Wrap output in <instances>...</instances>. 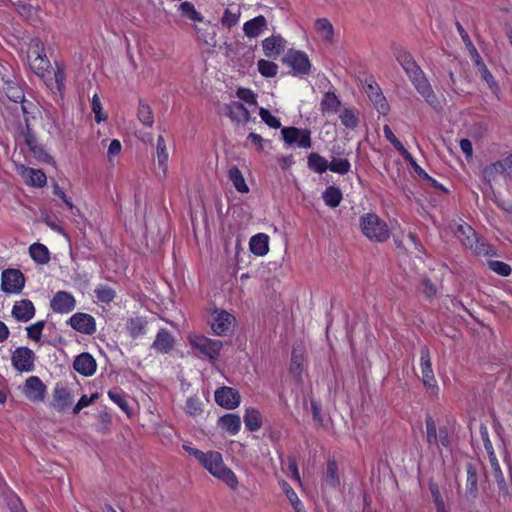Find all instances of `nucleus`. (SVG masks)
<instances>
[{
	"instance_id": "7",
	"label": "nucleus",
	"mask_w": 512,
	"mask_h": 512,
	"mask_svg": "<svg viewBox=\"0 0 512 512\" xmlns=\"http://www.w3.org/2000/svg\"><path fill=\"white\" fill-rule=\"evenodd\" d=\"M283 63L291 67V74L293 76L303 77L311 71V61L308 55L301 51L290 49L283 58Z\"/></svg>"
},
{
	"instance_id": "57",
	"label": "nucleus",
	"mask_w": 512,
	"mask_h": 512,
	"mask_svg": "<svg viewBox=\"0 0 512 512\" xmlns=\"http://www.w3.org/2000/svg\"><path fill=\"white\" fill-rule=\"evenodd\" d=\"M239 19H240V11L239 10L233 12L231 9L227 8L224 10L223 16L221 18V24L223 27L230 29L238 24Z\"/></svg>"
},
{
	"instance_id": "2",
	"label": "nucleus",
	"mask_w": 512,
	"mask_h": 512,
	"mask_svg": "<svg viewBox=\"0 0 512 512\" xmlns=\"http://www.w3.org/2000/svg\"><path fill=\"white\" fill-rule=\"evenodd\" d=\"M198 462L213 477L225 483L230 489L236 490L238 488V477L225 465L220 452L214 450L204 452Z\"/></svg>"
},
{
	"instance_id": "23",
	"label": "nucleus",
	"mask_w": 512,
	"mask_h": 512,
	"mask_svg": "<svg viewBox=\"0 0 512 512\" xmlns=\"http://www.w3.org/2000/svg\"><path fill=\"white\" fill-rule=\"evenodd\" d=\"M226 115L236 122H248L250 120V112L243 103L233 101L225 105Z\"/></svg>"
},
{
	"instance_id": "30",
	"label": "nucleus",
	"mask_w": 512,
	"mask_h": 512,
	"mask_svg": "<svg viewBox=\"0 0 512 512\" xmlns=\"http://www.w3.org/2000/svg\"><path fill=\"white\" fill-rule=\"evenodd\" d=\"M341 106L338 96L333 91L324 93L320 102V110L323 114H334Z\"/></svg>"
},
{
	"instance_id": "38",
	"label": "nucleus",
	"mask_w": 512,
	"mask_h": 512,
	"mask_svg": "<svg viewBox=\"0 0 512 512\" xmlns=\"http://www.w3.org/2000/svg\"><path fill=\"white\" fill-rule=\"evenodd\" d=\"M323 201L331 208L338 207L343 199V194L340 188L331 185L328 186L322 194Z\"/></svg>"
},
{
	"instance_id": "36",
	"label": "nucleus",
	"mask_w": 512,
	"mask_h": 512,
	"mask_svg": "<svg viewBox=\"0 0 512 512\" xmlns=\"http://www.w3.org/2000/svg\"><path fill=\"white\" fill-rule=\"evenodd\" d=\"M244 424L248 431H258L262 426V417L255 408H247L244 414Z\"/></svg>"
},
{
	"instance_id": "14",
	"label": "nucleus",
	"mask_w": 512,
	"mask_h": 512,
	"mask_svg": "<svg viewBox=\"0 0 512 512\" xmlns=\"http://www.w3.org/2000/svg\"><path fill=\"white\" fill-rule=\"evenodd\" d=\"M239 392L228 386L218 388L214 393L215 402L226 409H235L240 404Z\"/></svg>"
},
{
	"instance_id": "32",
	"label": "nucleus",
	"mask_w": 512,
	"mask_h": 512,
	"mask_svg": "<svg viewBox=\"0 0 512 512\" xmlns=\"http://www.w3.org/2000/svg\"><path fill=\"white\" fill-rule=\"evenodd\" d=\"M499 175L507 176L506 165L504 163V158L502 160L493 162L487 165L483 169V178L486 182L491 183L495 181L496 177Z\"/></svg>"
},
{
	"instance_id": "64",
	"label": "nucleus",
	"mask_w": 512,
	"mask_h": 512,
	"mask_svg": "<svg viewBox=\"0 0 512 512\" xmlns=\"http://www.w3.org/2000/svg\"><path fill=\"white\" fill-rule=\"evenodd\" d=\"M411 167L420 178L429 181L435 187L438 186L437 180L432 178L416 161L412 163Z\"/></svg>"
},
{
	"instance_id": "19",
	"label": "nucleus",
	"mask_w": 512,
	"mask_h": 512,
	"mask_svg": "<svg viewBox=\"0 0 512 512\" xmlns=\"http://www.w3.org/2000/svg\"><path fill=\"white\" fill-rule=\"evenodd\" d=\"M20 175L28 186L43 188L47 183V176L41 169L21 166Z\"/></svg>"
},
{
	"instance_id": "50",
	"label": "nucleus",
	"mask_w": 512,
	"mask_h": 512,
	"mask_svg": "<svg viewBox=\"0 0 512 512\" xmlns=\"http://www.w3.org/2000/svg\"><path fill=\"white\" fill-rule=\"evenodd\" d=\"M351 169V163L346 158H333L329 163V170L340 175L347 174Z\"/></svg>"
},
{
	"instance_id": "3",
	"label": "nucleus",
	"mask_w": 512,
	"mask_h": 512,
	"mask_svg": "<svg viewBox=\"0 0 512 512\" xmlns=\"http://www.w3.org/2000/svg\"><path fill=\"white\" fill-rule=\"evenodd\" d=\"M363 235L372 242H386L391 235L388 224L376 213H365L359 219Z\"/></svg>"
},
{
	"instance_id": "62",
	"label": "nucleus",
	"mask_w": 512,
	"mask_h": 512,
	"mask_svg": "<svg viewBox=\"0 0 512 512\" xmlns=\"http://www.w3.org/2000/svg\"><path fill=\"white\" fill-rule=\"evenodd\" d=\"M91 108L95 114V121L100 123L107 119V115L102 112V104L97 94L92 97Z\"/></svg>"
},
{
	"instance_id": "9",
	"label": "nucleus",
	"mask_w": 512,
	"mask_h": 512,
	"mask_svg": "<svg viewBox=\"0 0 512 512\" xmlns=\"http://www.w3.org/2000/svg\"><path fill=\"white\" fill-rule=\"evenodd\" d=\"M25 286V276L19 269L8 268L1 273V290L6 294H19Z\"/></svg>"
},
{
	"instance_id": "34",
	"label": "nucleus",
	"mask_w": 512,
	"mask_h": 512,
	"mask_svg": "<svg viewBox=\"0 0 512 512\" xmlns=\"http://www.w3.org/2000/svg\"><path fill=\"white\" fill-rule=\"evenodd\" d=\"M156 155H157L158 166L162 170L163 175L166 176L167 171H168L169 153H168L165 139L162 135H159L157 137Z\"/></svg>"
},
{
	"instance_id": "4",
	"label": "nucleus",
	"mask_w": 512,
	"mask_h": 512,
	"mask_svg": "<svg viewBox=\"0 0 512 512\" xmlns=\"http://www.w3.org/2000/svg\"><path fill=\"white\" fill-rule=\"evenodd\" d=\"M188 342L197 357L212 363L219 358L223 348L222 341L208 338L202 334H190Z\"/></svg>"
},
{
	"instance_id": "31",
	"label": "nucleus",
	"mask_w": 512,
	"mask_h": 512,
	"mask_svg": "<svg viewBox=\"0 0 512 512\" xmlns=\"http://www.w3.org/2000/svg\"><path fill=\"white\" fill-rule=\"evenodd\" d=\"M474 64L477 67L481 75V78L487 83L489 89L492 91L493 94L498 96L500 92L499 85L495 80L494 76L492 75V73L489 71L486 64L483 62L482 58L479 60H475Z\"/></svg>"
},
{
	"instance_id": "43",
	"label": "nucleus",
	"mask_w": 512,
	"mask_h": 512,
	"mask_svg": "<svg viewBox=\"0 0 512 512\" xmlns=\"http://www.w3.org/2000/svg\"><path fill=\"white\" fill-rule=\"evenodd\" d=\"M308 167L312 171L322 174L329 169V162L320 154L312 152L308 156Z\"/></svg>"
},
{
	"instance_id": "25",
	"label": "nucleus",
	"mask_w": 512,
	"mask_h": 512,
	"mask_svg": "<svg viewBox=\"0 0 512 512\" xmlns=\"http://www.w3.org/2000/svg\"><path fill=\"white\" fill-rule=\"evenodd\" d=\"M219 427L229 435H236L241 429V418L237 414L227 413L218 420Z\"/></svg>"
},
{
	"instance_id": "29",
	"label": "nucleus",
	"mask_w": 512,
	"mask_h": 512,
	"mask_svg": "<svg viewBox=\"0 0 512 512\" xmlns=\"http://www.w3.org/2000/svg\"><path fill=\"white\" fill-rule=\"evenodd\" d=\"M323 485L336 489L340 486V477L338 474L337 461L332 458L327 461L326 473L323 479Z\"/></svg>"
},
{
	"instance_id": "20",
	"label": "nucleus",
	"mask_w": 512,
	"mask_h": 512,
	"mask_svg": "<svg viewBox=\"0 0 512 512\" xmlns=\"http://www.w3.org/2000/svg\"><path fill=\"white\" fill-rule=\"evenodd\" d=\"M52 398V406L59 412L65 411L72 404V393L64 386L57 385Z\"/></svg>"
},
{
	"instance_id": "24",
	"label": "nucleus",
	"mask_w": 512,
	"mask_h": 512,
	"mask_svg": "<svg viewBox=\"0 0 512 512\" xmlns=\"http://www.w3.org/2000/svg\"><path fill=\"white\" fill-rule=\"evenodd\" d=\"M267 27V20L263 15H258L243 25L244 34L249 38L258 37Z\"/></svg>"
},
{
	"instance_id": "39",
	"label": "nucleus",
	"mask_w": 512,
	"mask_h": 512,
	"mask_svg": "<svg viewBox=\"0 0 512 512\" xmlns=\"http://www.w3.org/2000/svg\"><path fill=\"white\" fill-rule=\"evenodd\" d=\"M315 29L325 42H333L334 28L327 18H318L315 21Z\"/></svg>"
},
{
	"instance_id": "63",
	"label": "nucleus",
	"mask_w": 512,
	"mask_h": 512,
	"mask_svg": "<svg viewBox=\"0 0 512 512\" xmlns=\"http://www.w3.org/2000/svg\"><path fill=\"white\" fill-rule=\"evenodd\" d=\"M450 445V438L448 434V429L446 426H441L438 429V439L436 442V446H442V447H449Z\"/></svg>"
},
{
	"instance_id": "53",
	"label": "nucleus",
	"mask_w": 512,
	"mask_h": 512,
	"mask_svg": "<svg viewBox=\"0 0 512 512\" xmlns=\"http://www.w3.org/2000/svg\"><path fill=\"white\" fill-rule=\"evenodd\" d=\"M304 356L302 351L293 349L290 361V372L293 374L301 375L303 370Z\"/></svg>"
},
{
	"instance_id": "58",
	"label": "nucleus",
	"mask_w": 512,
	"mask_h": 512,
	"mask_svg": "<svg viewBox=\"0 0 512 512\" xmlns=\"http://www.w3.org/2000/svg\"><path fill=\"white\" fill-rule=\"evenodd\" d=\"M45 325L46 322L44 320H40L26 327L28 338L36 342L40 341Z\"/></svg>"
},
{
	"instance_id": "11",
	"label": "nucleus",
	"mask_w": 512,
	"mask_h": 512,
	"mask_svg": "<svg viewBox=\"0 0 512 512\" xmlns=\"http://www.w3.org/2000/svg\"><path fill=\"white\" fill-rule=\"evenodd\" d=\"M35 353L32 349L21 346L17 347L11 356L12 366L19 372H31L34 370Z\"/></svg>"
},
{
	"instance_id": "61",
	"label": "nucleus",
	"mask_w": 512,
	"mask_h": 512,
	"mask_svg": "<svg viewBox=\"0 0 512 512\" xmlns=\"http://www.w3.org/2000/svg\"><path fill=\"white\" fill-rule=\"evenodd\" d=\"M99 398V393L95 392L90 396L82 395L76 405L73 407V413L78 414L83 408L90 406Z\"/></svg>"
},
{
	"instance_id": "60",
	"label": "nucleus",
	"mask_w": 512,
	"mask_h": 512,
	"mask_svg": "<svg viewBox=\"0 0 512 512\" xmlns=\"http://www.w3.org/2000/svg\"><path fill=\"white\" fill-rule=\"evenodd\" d=\"M259 116L261 117L262 121L269 127L274 129L281 127L280 120L272 115L268 109L261 107L259 109Z\"/></svg>"
},
{
	"instance_id": "33",
	"label": "nucleus",
	"mask_w": 512,
	"mask_h": 512,
	"mask_svg": "<svg viewBox=\"0 0 512 512\" xmlns=\"http://www.w3.org/2000/svg\"><path fill=\"white\" fill-rule=\"evenodd\" d=\"M109 399L115 403L128 417L131 416V409L127 401V394L119 387L110 389L107 392Z\"/></svg>"
},
{
	"instance_id": "16",
	"label": "nucleus",
	"mask_w": 512,
	"mask_h": 512,
	"mask_svg": "<svg viewBox=\"0 0 512 512\" xmlns=\"http://www.w3.org/2000/svg\"><path fill=\"white\" fill-rule=\"evenodd\" d=\"M235 322V317L227 311L215 312L211 328L216 335L224 336L231 331Z\"/></svg>"
},
{
	"instance_id": "1",
	"label": "nucleus",
	"mask_w": 512,
	"mask_h": 512,
	"mask_svg": "<svg viewBox=\"0 0 512 512\" xmlns=\"http://www.w3.org/2000/svg\"><path fill=\"white\" fill-rule=\"evenodd\" d=\"M396 61L400 64L415 90L423 97L425 102L435 111L442 109L439 98L434 92L425 72L416 62L413 55L402 47L393 51Z\"/></svg>"
},
{
	"instance_id": "51",
	"label": "nucleus",
	"mask_w": 512,
	"mask_h": 512,
	"mask_svg": "<svg viewBox=\"0 0 512 512\" xmlns=\"http://www.w3.org/2000/svg\"><path fill=\"white\" fill-rule=\"evenodd\" d=\"M426 425V440L427 443L431 445H436L438 439V429L436 426V422L434 419L428 415L425 420Z\"/></svg>"
},
{
	"instance_id": "5",
	"label": "nucleus",
	"mask_w": 512,
	"mask_h": 512,
	"mask_svg": "<svg viewBox=\"0 0 512 512\" xmlns=\"http://www.w3.org/2000/svg\"><path fill=\"white\" fill-rule=\"evenodd\" d=\"M458 231L465 236L462 239L463 245L471 249L475 255L494 256L496 254L495 248L485 242L484 239L479 238L471 226L460 225Z\"/></svg>"
},
{
	"instance_id": "35",
	"label": "nucleus",
	"mask_w": 512,
	"mask_h": 512,
	"mask_svg": "<svg viewBox=\"0 0 512 512\" xmlns=\"http://www.w3.org/2000/svg\"><path fill=\"white\" fill-rule=\"evenodd\" d=\"M29 255L35 263L40 265L47 264L50 261L49 249L39 242L30 245Z\"/></svg>"
},
{
	"instance_id": "54",
	"label": "nucleus",
	"mask_w": 512,
	"mask_h": 512,
	"mask_svg": "<svg viewBox=\"0 0 512 512\" xmlns=\"http://www.w3.org/2000/svg\"><path fill=\"white\" fill-rule=\"evenodd\" d=\"M487 265L489 269L502 277H508L512 273L510 265L502 261L488 260Z\"/></svg>"
},
{
	"instance_id": "56",
	"label": "nucleus",
	"mask_w": 512,
	"mask_h": 512,
	"mask_svg": "<svg viewBox=\"0 0 512 512\" xmlns=\"http://www.w3.org/2000/svg\"><path fill=\"white\" fill-rule=\"evenodd\" d=\"M422 383L430 396L437 397L439 394V386L434 373L422 375Z\"/></svg>"
},
{
	"instance_id": "52",
	"label": "nucleus",
	"mask_w": 512,
	"mask_h": 512,
	"mask_svg": "<svg viewBox=\"0 0 512 512\" xmlns=\"http://www.w3.org/2000/svg\"><path fill=\"white\" fill-rule=\"evenodd\" d=\"M420 368L422 375L434 373L432 369L430 350L423 346L420 350Z\"/></svg>"
},
{
	"instance_id": "55",
	"label": "nucleus",
	"mask_w": 512,
	"mask_h": 512,
	"mask_svg": "<svg viewBox=\"0 0 512 512\" xmlns=\"http://www.w3.org/2000/svg\"><path fill=\"white\" fill-rule=\"evenodd\" d=\"M422 383L430 396L437 397L439 394V386L434 373L422 375Z\"/></svg>"
},
{
	"instance_id": "42",
	"label": "nucleus",
	"mask_w": 512,
	"mask_h": 512,
	"mask_svg": "<svg viewBox=\"0 0 512 512\" xmlns=\"http://www.w3.org/2000/svg\"><path fill=\"white\" fill-rule=\"evenodd\" d=\"M46 50L43 41L39 37H34L30 40L27 51V59L37 60L38 58L45 57Z\"/></svg>"
},
{
	"instance_id": "13",
	"label": "nucleus",
	"mask_w": 512,
	"mask_h": 512,
	"mask_svg": "<svg viewBox=\"0 0 512 512\" xmlns=\"http://www.w3.org/2000/svg\"><path fill=\"white\" fill-rule=\"evenodd\" d=\"M46 391V386L37 376L27 378L23 387L25 397L33 403L42 402L45 398Z\"/></svg>"
},
{
	"instance_id": "41",
	"label": "nucleus",
	"mask_w": 512,
	"mask_h": 512,
	"mask_svg": "<svg viewBox=\"0 0 512 512\" xmlns=\"http://www.w3.org/2000/svg\"><path fill=\"white\" fill-rule=\"evenodd\" d=\"M94 295L98 302L109 304L116 298V290L109 285L99 284L94 289Z\"/></svg>"
},
{
	"instance_id": "6",
	"label": "nucleus",
	"mask_w": 512,
	"mask_h": 512,
	"mask_svg": "<svg viewBox=\"0 0 512 512\" xmlns=\"http://www.w3.org/2000/svg\"><path fill=\"white\" fill-rule=\"evenodd\" d=\"M6 97L14 103L21 104V111L24 116L30 113L29 106L33 104L26 100L23 88L14 80L2 78V87L0 90V99Z\"/></svg>"
},
{
	"instance_id": "8",
	"label": "nucleus",
	"mask_w": 512,
	"mask_h": 512,
	"mask_svg": "<svg viewBox=\"0 0 512 512\" xmlns=\"http://www.w3.org/2000/svg\"><path fill=\"white\" fill-rule=\"evenodd\" d=\"M24 121L25 130L21 134L23 142L37 160L45 163H51L53 158L46 152L43 145L38 142L37 137L30 126L28 115L24 116Z\"/></svg>"
},
{
	"instance_id": "49",
	"label": "nucleus",
	"mask_w": 512,
	"mask_h": 512,
	"mask_svg": "<svg viewBox=\"0 0 512 512\" xmlns=\"http://www.w3.org/2000/svg\"><path fill=\"white\" fill-rule=\"evenodd\" d=\"M54 80L57 90L62 93L66 85L65 65L62 62L55 61Z\"/></svg>"
},
{
	"instance_id": "27",
	"label": "nucleus",
	"mask_w": 512,
	"mask_h": 512,
	"mask_svg": "<svg viewBox=\"0 0 512 512\" xmlns=\"http://www.w3.org/2000/svg\"><path fill=\"white\" fill-rule=\"evenodd\" d=\"M365 92L371 101L377 106L379 111L384 113L388 109V103L377 83L374 82L367 84L365 86Z\"/></svg>"
},
{
	"instance_id": "10",
	"label": "nucleus",
	"mask_w": 512,
	"mask_h": 512,
	"mask_svg": "<svg viewBox=\"0 0 512 512\" xmlns=\"http://www.w3.org/2000/svg\"><path fill=\"white\" fill-rule=\"evenodd\" d=\"M284 142L292 146L296 144L299 148L309 149L312 147L311 131L297 127H284L281 129Z\"/></svg>"
},
{
	"instance_id": "46",
	"label": "nucleus",
	"mask_w": 512,
	"mask_h": 512,
	"mask_svg": "<svg viewBox=\"0 0 512 512\" xmlns=\"http://www.w3.org/2000/svg\"><path fill=\"white\" fill-rule=\"evenodd\" d=\"M146 326L147 322L140 317L131 318L127 323V329L132 338H138L145 334Z\"/></svg>"
},
{
	"instance_id": "22",
	"label": "nucleus",
	"mask_w": 512,
	"mask_h": 512,
	"mask_svg": "<svg viewBox=\"0 0 512 512\" xmlns=\"http://www.w3.org/2000/svg\"><path fill=\"white\" fill-rule=\"evenodd\" d=\"M174 338L172 334L165 328L158 330L152 348L159 353L167 354L174 347Z\"/></svg>"
},
{
	"instance_id": "28",
	"label": "nucleus",
	"mask_w": 512,
	"mask_h": 512,
	"mask_svg": "<svg viewBox=\"0 0 512 512\" xmlns=\"http://www.w3.org/2000/svg\"><path fill=\"white\" fill-rule=\"evenodd\" d=\"M466 472V497L473 500L478 495V475L475 465L468 463L466 466Z\"/></svg>"
},
{
	"instance_id": "18",
	"label": "nucleus",
	"mask_w": 512,
	"mask_h": 512,
	"mask_svg": "<svg viewBox=\"0 0 512 512\" xmlns=\"http://www.w3.org/2000/svg\"><path fill=\"white\" fill-rule=\"evenodd\" d=\"M73 368L79 374L89 377L96 372L97 363L91 354L84 352L76 356L73 362Z\"/></svg>"
},
{
	"instance_id": "45",
	"label": "nucleus",
	"mask_w": 512,
	"mask_h": 512,
	"mask_svg": "<svg viewBox=\"0 0 512 512\" xmlns=\"http://www.w3.org/2000/svg\"><path fill=\"white\" fill-rule=\"evenodd\" d=\"M184 411L189 416L197 417L203 412V403L197 395L190 396L185 401Z\"/></svg>"
},
{
	"instance_id": "15",
	"label": "nucleus",
	"mask_w": 512,
	"mask_h": 512,
	"mask_svg": "<svg viewBox=\"0 0 512 512\" xmlns=\"http://www.w3.org/2000/svg\"><path fill=\"white\" fill-rule=\"evenodd\" d=\"M76 307L74 296L67 291H58L51 300V308L56 313L66 314Z\"/></svg>"
},
{
	"instance_id": "17",
	"label": "nucleus",
	"mask_w": 512,
	"mask_h": 512,
	"mask_svg": "<svg viewBox=\"0 0 512 512\" xmlns=\"http://www.w3.org/2000/svg\"><path fill=\"white\" fill-rule=\"evenodd\" d=\"M36 313L33 302L29 299L16 301L12 307L11 315L19 322H28L34 318Z\"/></svg>"
},
{
	"instance_id": "47",
	"label": "nucleus",
	"mask_w": 512,
	"mask_h": 512,
	"mask_svg": "<svg viewBox=\"0 0 512 512\" xmlns=\"http://www.w3.org/2000/svg\"><path fill=\"white\" fill-rule=\"evenodd\" d=\"M28 62L31 70L41 78L45 76L48 69L51 67V63L47 56L38 58L37 60L33 59Z\"/></svg>"
},
{
	"instance_id": "26",
	"label": "nucleus",
	"mask_w": 512,
	"mask_h": 512,
	"mask_svg": "<svg viewBox=\"0 0 512 512\" xmlns=\"http://www.w3.org/2000/svg\"><path fill=\"white\" fill-rule=\"evenodd\" d=\"M249 249L256 256H265L269 252V236L258 233L250 238Z\"/></svg>"
},
{
	"instance_id": "59",
	"label": "nucleus",
	"mask_w": 512,
	"mask_h": 512,
	"mask_svg": "<svg viewBox=\"0 0 512 512\" xmlns=\"http://www.w3.org/2000/svg\"><path fill=\"white\" fill-rule=\"evenodd\" d=\"M236 96L242 100L243 102L256 106L257 105V95L250 88L239 87L236 90Z\"/></svg>"
},
{
	"instance_id": "12",
	"label": "nucleus",
	"mask_w": 512,
	"mask_h": 512,
	"mask_svg": "<svg viewBox=\"0 0 512 512\" xmlns=\"http://www.w3.org/2000/svg\"><path fill=\"white\" fill-rule=\"evenodd\" d=\"M67 324L75 331L85 335H93L97 331L95 318L84 312H77L73 314L67 321Z\"/></svg>"
},
{
	"instance_id": "40",
	"label": "nucleus",
	"mask_w": 512,
	"mask_h": 512,
	"mask_svg": "<svg viewBox=\"0 0 512 512\" xmlns=\"http://www.w3.org/2000/svg\"><path fill=\"white\" fill-rule=\"evenodd\" d=\"M229 180L239 193H248L249 187L244 179L241 170L237 166H232L228 171Z\"/></svg>"
},
{
	"instance_id": "37",
	"label": "nucleus",
	"mask_w": 512,
	"mask_h": 512,
	"mask_svg": "<svg viewBox=\"0 0 512 512\" xmlns=\"http://www.w3.org/2000/svg\"><path fill=\"white\" fill-rule=\"evenodd\" d=\"M178 11L183 18L195 23L203 22L204 20L203 15L197 11L194 4L189 1L181 2L178 6Z\"/></svg>"
},
{
	"instance_id": "21",
	"label": "nucleus",
	"mask_w": 512,
	"mask_h": 512,
	"mask_svg": "<svg viewBox=\"0 0 512 512\" xmlns=\"http://www.w3.org/2000/svg\"><path fill=\"white\" fill-rule=\"evenodd\" d=\"M285 40L280 35H273L262 41V48L268 58L278 57L285 49Z\"/></svg>"
},
{
	"instance_id": "44",
	"label": "nucleus",
	"mask_w": 512,
	"mask_h": 512,
	"mask_svg": "<svg viewBox=\"0 0 512 512\" xmlns=\"http://www.w3.org/2000/svg\"><path fill=\"white\" fill-rule=\"evenodd\" d=\"M137 117L138 120L147 127H152L154 124V114L152 108L142 100L139 101Z\"/></svg>"
},
{
	"instance_id": "48",
	"label": "nucleus",
	"mask_w": 512,
	"mask_h": 512,
	"mask_svg": "<svg viewBox=\"0 0 512 512\" xmlns=\"http://www.w3.org/2000/svg\"><path fill=\"white\" fill-rule=\"evenodd\" d=\"M259 73L266 78H272L277 75L278 65L272 61L260 59L257 63Z\"/></svg>"
}]
</instances>
